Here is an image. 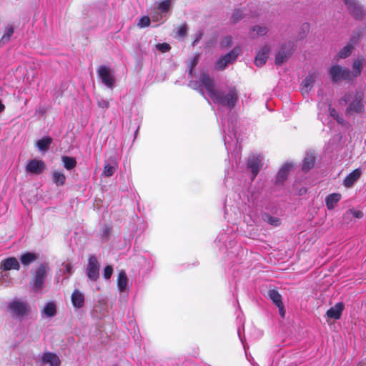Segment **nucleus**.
<instances>
[{"instance_id":"18","label":"nucleus","mask_w":366,"mask_h":366,"mask_svg":"<svg viewBox=\"0 0 366 366\" xmlns=\"http://www.w3.org/2000/svg\"><path fill=\"white\" fill-rule=\"evenodd\" d=\"M269 51V47L264 46L258 51L254 59V63L257 66H262L266 63Z\"/></svg>"},{"instance_id":"40","label":"nucleus","mask_w":366,"mask_h":366,"mask_svg":"<svg viewBox=\"0 0 366 366\" xmlns=\"http://www.w3.org/2000/svg\"><path fill=\"white\" fill-rule=\"evenodd\" d=\"M199 55L197 54L195 55V56H194V58L191 60L190 63H189V74L190 76H192V71H193V69H194V67L197 66V64H198V61H199Z\"/></svg>"},{"instance_id":"26","label":"nucleus","mask_w":366,"mask_h":366,"mask_svg":"<svg viewBox=\"0 0 366 366\" xmlns=\"http://www.w3.org/2000/svg\"><path fill=\"white\" fill-rule=\"evenodd\" d=\"M292 164L290 163H286L279 170L277 175V182L280 183H282L287 177L289 172L292 168Z\"/></svg>"},{"instance_id":"37","label":"nucleus","mask_w":366,"mask_h":366,"mask_svg":"<svg viewBox=\"0 0 366 366\" xmlns=\"http://www.w3.org/2000/svg\"><path fill=\"white\" fill-rule=\"evenodd\" d=\"M244 16V12L240 9H235L232 14L231 20L233 23H237Z\"/></svg>"},{"instance_id":"34","label":"nucleus","mask_w":366,"mask_h":366,"mask_svg":"<svg viewBox=\"0 0 366 366\" xmlns=\"http://www.w3.org/2000/svg\"><path fill=\"white\" fill-rule=\"evenodd\" d=\"M13 34H14V29L12 26H9V27L6 28L4 34L2 36V37L0 39V46H2L5 44H6L9 41V39H10L11 36L13 35Z\"/></svg>"},{"instance_id":"13","label":"nucleus","mask_w":366,"mask_h":366,"mask_svg":"<svg viewBox=\"0 0 366 366\" xmlns=\"http://www.w3.org/2000/svg\"><path fill=\"white\" fill-rule=\"evenodd\" d=\"M365 59L363 56H357L353 61L352 65V71H350V80L360 76L362 70L364 68Z\"/></svg>"},{"instance_id":"23","label":"nucleus","mask_w":366,"mask_h":366,"mask_svg":"<svg viewBox=\"0 0 366 366\" xmlns=\"http://www.w3.org/2000/svg\"><path fill=\"white\" fill-rule=\"evenodd\" d=\"M268 32V29L264 25H256L252 27L250 32H249V36L252 39L257 38L260 36H264Z\"/></svg>"},{"instance_id":"8","label":"nucleus","mask_w":366,"mask_h":366,"mask_svg":"<svg viewBox=\"0 0 366 366\" xmlns=\"http://www.w3.org/2000/svg\"><path fill=\"white\" fill-rule=\"evenodd\" d=\"M293 52V45L291 42L282 44L275 55V64L280 65L286 61Z\"/></svg>"},{"instance_id":"10","label":"nucleus","mask_w":366,"mask_h":366,"mask_svg":"<svg viewBox=\"0 0 366 366\" xmlns=\"http://www.w3.org/2000/svg\"><path fill=\"white\" fill-rule=\"evenodd\" d=\"M172 5V0H163L156 2L153 11L150 14L151 18L154 21H159L162 19V16L159 13L167 12Z\"/></svg>"},{"instance_id":"16","label":"nucleus","mask_w":366,"mask_h":366,"mask_svg":"<svg viewBox=\"0 0 366 366\" xmlns=\"http://www.w3.org/2000/svg\"><path fill=\"white\" fill-rule=\"evenodd\" d=\"M317 76L318 74L316 71L310 72L307 76L303 80L301 84V90L303 94L309 93L312 88Z\"/></svg>"},{"instance_id":"11","label":"nucleus","mask_w":366,"mask_h":366,"mask_svg":"<svg viewBox=\"0 0 366 366\" xmlns=\"http://www.w3.org/2000/svg\"><path fill=\"white\" fill-rule=\"evenodd\" d=\"M349 12L356 19H361L365 16V11L355 0H342Z\"/></svg>"},{"instance_id":"42","label":"nucleus","mask_w":366,"mask_h":366,"mask_svg":"<svg viewBox=\"0 0 366 366\" xmlns=\"http://www.w3.org/2000/svg\"><path fill=\"white\" fill-rule=\"evenodd\" d=\"M149 24H150V19L148 16H142L139 19L137 25L140 28H143V27L148 26L149 25Z\"/></svg>"},{"instance_id":"38","label":"nucleus","mask_w":366,"mask_h":366,"mask_svg":"<svg viewBox=\"0 0 366 366\" xmlns=\"http://www.w3.org/2000/svg\"><path fill=\"white\" fill-rule=\"evenodd\" d=\"M234 139H235V134L233 132H229L227 136H225L224 141L227 149H229L230 144L234 142Z\"/></svg>"},{"instance_id":"48","label":"nucleus","mask_w":366,"mask_h":366,"mask_svg":"<svg viewBox=\"0 0 366 366\" xmlns=\"http://www.w3.org/2000/svg\"><path fill=\"white\" fill-rule=\"evenodd\" d=\"M277 307H278L279 309V312H280V315L284 317H285V308H284V305H283V303L281 304V305H277Z\"/></svg>"},{"instance_id":"5","label":"nucleus","mask_w":366,"mask_h":366,"mask_svg":"<svg viewBox=\"0 0 366 366\" xmlns=\"http://www.w3.org/2000/svg\"><path fill=\"white\" fill-rule=\"evenodd\" d=\"M329 74L334 82H338L342 80L351 81L350 69L340 65L331 66L329 69Z\"/></svg>"},{"instance_id":"33","label":"nucleus","mask_w":366,"mask_h":366,"mask_svg":"<svg viewBox=\"0 0 366 366\" xmlns=\"http://www.w3.org/2000/svg\"><path fill=\"white\" fill-rule=\"evenodd\" d=\"M353 49V46L351 44H347L337 54V57L339 59H345L349 56Z\"/></svg>"},{"instance_id":"51","label":"nucleus","mask_w":366,"mask_h":366,"mask_svg":"<svg viewBox=\"0 0 366 366\" xmlns=\"http://www.w3.org/2000/svg\"><path fill=\"white\" fill-rule=\"evenodd\" d=\"M200 36H201V34H199V36L194 40V41L193 42V44H195L198 41L199 38H200Z\"/></svg>"},{"instance_id":"47","label":"nucleus","mask_w":366,"mask_h":366,"mask_svg":"<svg viewBox=\"0 0 366 366\" xmlns=\"http://www.w3.org/2000/svg\"><path fill=\"white\" fill-rule=\"evenodd\" d=\"M330 112L331 116L333 117L339 123H342V119L339 117L337 112L335 109L330 108Z\"/></svg>"},{"instance_id":"35","label":"nucleus","mask_w":366,"mask_h":366,"mask_svg":"<svg viewBox=\"0 0 366 366\" xmlns=\"http://www.w3.org/2000/svg\"><path fill=\"white\" fill-rule=\"evenodd\" d=\"M117 169V164L114 163V164H105L104 167V170L102 174L105 177H111L114 174Z\"/></svg>"},{"instance_id":"28","label":"nucleus","mask_w":366,"mask_h":366,"mask_svg":"<svg viewBox=\"0 0 366 366\" xmlns=\"http://www.w3.org/2000/svg\"><path fill=\"white\" fill-rule=\"evenodd\" d=\"M315 157L313 153H307L303 160L302 169L308 171L312 169L315 164Z\"/></svg>"},{"instance_id":"3","label":"nucleus","mask_w":366,"mask_h":366,"mask_svg":"<svg viewBox=\"0 0 366 366\" xmlns=\"http://www.w3.org/2000/svg\"><path fill=\"white\" fill-rule=\"evenodd\" d=\"M50 272L49 263L43 262L38 265L33 272L32 289L39 292L43 289L47 274Z\"/></svg>"},{"instance_id":"30","label":"nucleus","mask_w":366,"mask_h":366,"mask_svg":"<svg viewBox=\"0 0 366 366\" xmlns=\"http://www.w3.org/2000/svg\"><path fill=\"white\" fill-rule=\"evenodd\" d=\"M61 161L63 162L64 168L66 169L67 170H71L74 169L76 165V161L74 157L62 156Z\"/></svg>"},{"instance_id":"24","label":"nucleus","mask_w":366,"mask_h":366,"mask_svg":"<svg viewBox=\"0 0 366 366\" xmlns=\"http://www.w3.org/2000/svg\"><path fill=\"white\" fill-rule=\"evenodd\" d=\"M71 302L74 307L81 308L84 303V295L78 290H75L71 295Z\"/></svg>"},{"instance_id":"45","label":"nucleus","mask_w":366,"mask_h":366,"mask_svg":"<svg viewBox=\"0 0 366 366\" xmlns=\"http://www.w3.org/2000/svg\"><path fill=\"white\" fill-rule=\"evenodd\" d=\"M347 214H351L352 215L353 217L357 218V219H360L363 217V213L361 211H358V210H355V209H350L347 212Z\"/></svg>"},{"instance_id":"49","label":"nucleus","mask_w":366,"mask_h":366,"mask_svg":"<svg viewBox=\"0 0 366 366\" xmlns=\"http://www.w3.org/2000/svg\"><path fill=\"white\" fill-rule=\"evenodd\" d=\"M64 267H65V272L69 274H71L72 272V266L70 264H66L64 265Z\"/></svg>"},{"instance_id":"27","label":"nucleus","mask_w":366,"mask_h":366,"mask_svg":"<svg viewBox=\"0 0 366 366\" xmlns=\"http://www.w3.org/2000/svg\"><path fill=\"white\" fill-rule=\"evenodd\" d=\"M341 194L333 193L328 195L325 199L326 205L328 209H334L335 204L340 200Z\"/></svg>"},{"instance_id":"29","label":"nucleus","mask_w":366,"mask_h":366,"mask_svg":"<svg viewBox=\"0 0 366 366\" xmlns=\"http://www.w3.org/2000/svg\"><path fill=\"white\" fill-rule=\"evenodd\" d=\"M51 178L53 182L56 186H63L65 184L66 182V176L65 174L59 171H54L52 172Z\"/></svg>"},{"instance_id":"4","label":"nucleus","mask_w":366,"mask_h":366,"mask_svg":"<svg viewBox=\"0 0 366 366\" xmlns=\"http://www.w3.org/2000/svg\"><path fill=\"white\" fill-rule=\"evenodd\" d=\"M97 74L102 82L108 88L112 89L115 86L116 79L110 67L100 66L97 69Z\"/></svg>"},{"instance_id":"50","label":"nucleus","mask_w":366,"mask_h":366,"mask_svg":"<svg viewBox=\"0 0 366 366\" xmlns=\"http://www.w3.org/2000/svg\"><path fill=\"white\" fill-rule=\"evenodd\" d=\"M5 109L4 105L2 104V102L0 101V112H3Z\"/></svg>"},{"instance_id":"20","label":"nucleus","mask_w":366,"mask_h":366,"mask_svg":"<svg viewBox=\"0 0 366 366\" xmlns=\"http://www.w3.org/2000/svg\"><path fill=\"white\" fill-rule=\"evenodd\" d=\"M362 171L360 169H356L350 173L344 179L343 184L345 187H351L360 177Z\"/></svg>"},{"instance_id":"22","label":"nucleus","mask_w":366,"mask_h":366,"mask_svg":"<svg viewBox=\"0 0 366 366\" xmlns=\"http://www.w3.org/2000/svg\"><path fill=\"white\" fill-rule=\"evenodd\" d=\"M39 258V254L34 252H25L20 257V261L24 266H29Z\"/></svg>"},{"instance_id":"36","label":"nucleus","mask_w":366,"mask_h":366,"mask_svg":"<svg viewBox=\"0 0 366 366\" xmlns=\"http://www.w3.org/2000/svg\"><path fill=\"white\" fill-rule=\"evenodd\" d=\"M263 219L264 222L272 226H278L280 224V221L278 218L275 217L270 216L269 214H264L263 216Z\"/></svg>"},{"instance_id":"43","label":"nucleus","mask_w":366,"mask_h":366,"mask_svg":"<svg viewBox=\"0 0 366 366\" xmlns=\"http://www.w3.org/2000/svg\"><path fill=\"white\" fill-rule=\"evenodd\" d=\"M97 104L102 109H107L109 107V102L102 97L97 98Z\"/></svg>"},{"instance_id":"1","label":"nucleus","mask_w":366,"mask_h":366,"mask_svg":"<svg viewBox=\"0 0 366 366\" xmlns=\"http://www.w3.org/2000/svg\"><path fill=\"white\" fill-rule=\"evenodd\" d=\"M189 86L202 94L204 88L214 104L229 109L234 108L239 101V93L234 85L227 84L216 89L214 79L206 72L199 75V81H189Z\"/></svg>"},{"instance_id":"41","label":"nucleus","mask_w":366,"mask_h":366,"mask_svg":"<svg viewBox=\"0 0 366 366\" xmlns=\"http://www.w3.org/2000/svg\"><path fill=\"white\" fill-rule=\"evenodd\" d=\"M156 48L162 53L167 52L170 50L171 47L167 43L157 44Z\"/></svg>"},{"instance_id":"25","label":"nucleus","mask_w":366,"mask_h":366,"mask_svg":"<svg viewBox=\"0 0 366 366\" xmlns=\"http://www.w3.org/2000/svg\"><path fill=\"white\" fill-rule=\"evenodd\" d=\"M128 278L124 270L119 272L117 278V287L120 292H124L127 290Z\"/></svg>"},{"instance_id":"21","label":"nucleus","mask_w":366,"mask_h":366,"mask_svg":"<svg viewBox=\"0 0 366 366\" xmlns=\"http://www.w3.org/2000/svg\"><path fill=\"white\" fill-rule=\"evenodd\" d=\"M343 309V303L338 302L327 311V315L330 318L338 320L341 317Z\"/></svg>"},{"instance_id":"19","label":"nucleus","mask_w":366,"mask_h":366,"mask_svg":"<svg viewBox=\"0 0 366 366\" xmlns=\"http://www.w3.org/2000/svg\"><path fill=\"white\" fill-rule=\"evenodd\" d=\"M1 268L5 271L11 269L19 270L20 268V264L16 257L6 258L1 261Z\"/></svg>"},{"instance_id":"46","label":"nucleus","mask_w":366,"mask_h":366,"mask_svg":"<svg viewBox=\"0 0 366 366\" xmlns=\"http://www.w3.org/2000/svg\"><path fill=\"white\" fill-rule=\"evenodd\" d=\"M187 34V26L185 24L182 25L177 31V34L180 37H184Z\"/></svg>"},{"instance_id":"32","label":"nucleus","mask_w":366,"mask_h":366,"mask_svg":"<svg viewBox=\"0 0 366 366\" xmlns=\"http://www.w3.org/2000/svg\"><path fill=\"white\" fill-rule=\"evenodd\" d=\"M51 141L52 140L50 137H44L36 142V147L40 151H46L48 150Z\"/></svg>"},{"instance_id":"14","label":"nucleus","mask_w":366,"mask_h":366,"mask_svg":"<svg viewBox=\"0 0 366 366\" xmlns=\"http://www.w3.org/2000/svg\"><path fill=\"white\" fill-rule=\"evenodd\" d=\"M45 169V164L41 160L31 159L29 161L26 166V171L29 173L39 174Z\"/></svg>"},{"instance_id":"52","label":"nucleus","mask_w":366,"mask_h":366,"mask_svg":"<svg viewBox=\"0 0 366 366\" xmlns=\"http://www.w3.org/2000/svg\"><path fill=\"white\" fill-rule=\"evenodd\" d=\"M114 366H117V365H114Z\"/></svg>"},{"instance_id":"39","label":"nucleus","mask_w":366,"mask_h":366,"mask_svg":"<svg viewBox=\"0 0 366 366\" xmlns=\"http://www.w3.org/2000/svg\"><path fill=\"white\" fill-rule=\"evenodd\" d=\"M232 44V37L231 36H225L221 41V46L223 48H227L231 46Z\"/></svg>"},{"instance_id":"17","label":"nucleus","mask_w":366,"mask_h":366,"mask_svg":"<svg viewBox=\"0 0 366 366\" xmlns=\"http://www.w3.org/2000/svg\"><path fill=\"white\" fill-rule=\"evenodd\" d=\"M56 305L54 302L51 301L45 304L41 310V315L43 317L51 318L56 315Z\"/></svg>"},{"instance_id":"15","label":"nucleus","mask_w":366,"mask_h":366,"mask_svg":"<svg viewBox=\"0 0 366 366\" xmlns=\"http://www.w3.org/2000/svg\"><path fill=\"white\" fill-rule=\"evenodd\" d=\"M40 360L42 364L49 366H60L61 365L59 357L56 353L51 352H44Z\"/></svg>"},{"instance_id":"7","label":"nucleus","mask_w":366,"mask_h":366,"mask_svg":"<svg viewBox=\"0 0 366 366\" xmlns=\"http://www.w3.org/2000/svg\"><path fill=\"white\" fill-rule=\"evenodd\" d=\"M239 49L238 47H235L228 54L221 56L216 61V69L219 70L224 69L228 64L233 63L236 60L239 55Z\"/></svg>"},{"instance_id":"31","label":"nucleus","mask_w":366,"mask_h":366,"mask_svg":"<svg viewBox=\"0 0 366 366\" xmlns=\"http://www.w3.org/2000/svg\"><path fill=\"white\" fill-rule=\"evenodd\" d=\"M268 295L276 306L281 305V304H282V296L277 290H269L268 291Z\"/></svg>"},{"instance_id":"2","label":"nucleus","mask_w":366,"mask_h":366,"mask_svg":"<svg viewBox=\"0 0 366 366\" xmlns=\"http://www.w3.org/2000/svg\"><path fill=\"white\" fill-rule=\"evenodd\" d=\"M7 310L14 318H24L31 313V306L26 300L15 297L9 302Z\"/></svg>"},{"instance_id":"44","label":"nucleus","mask_w":366,"mask_h":366,"mask_svg":"<svg viewBox=\"0 0 366 366\" xmlns=\"http://www.w3.org/2000/svg\"><path fill=\"white\" fill-rule=\"evenodd\" d=\"M113 273V268L110 265H107L104 269V277L106 280H109Z\"/></svg>"},{"instance_id":"12","label":"nucleus","mask_w":366,"mask_h":366,"mask_svg":"<svg viewBox=\"0 0 366 366\" xmlns=\"http://www.w3.org/2000/svg\"><path fill=\"white\" fill-rule=\"evenodd\" d=\"M262 157L260 155H252L249 157L247 167L251 169L252 174V179L255 178L262 167Z\"/></svg>"},{"instance_id":"9","label":"nucleus","mask_w":366,"mask_h":366,"mask_svg":"<svg viewBox=\"0 0 366 366\" xmlns=\"http://www.w3.org/2000/svg\"><path fill=\"white\" fill-rule=\"evenodd\" d=\"M99 263L95 256L91 255L88 259V264L86 268V273L88 278L92 281H96L99 277Z\"/></svg>"},{"instance_id":"6","label":"nucleus","mask_w":366,"mask_h":366,"mask_svg":"<svg viewBox=\"0 0 366 366\" xmlns=\"http://www.w3.org/2000/svg\"><path fill=\"white\" fill-rule=\"evenodd\" d=\"M342 102L345 104H348V107L346 110L347 113L360 112L361 111L360 99L357 95L354 93L345 94L341 99V102Z\"/></svg>"}]
</instances>
